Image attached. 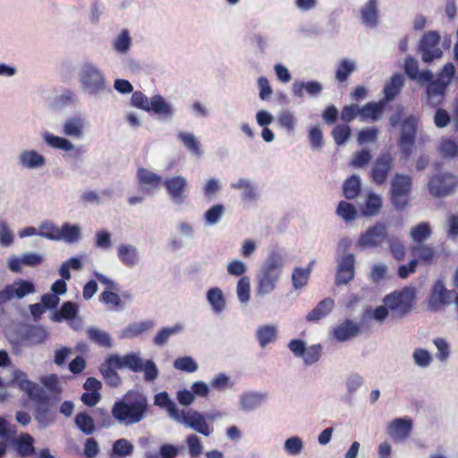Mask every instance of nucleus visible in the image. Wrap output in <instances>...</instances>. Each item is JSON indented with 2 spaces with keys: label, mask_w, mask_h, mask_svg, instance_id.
<instances>
[{
  "label": "nucleus",
  "mask_w": 458,
  "mask_h": 458,
  "mask_svg": "<svg viewBox=\"0 0 458 458\" xmlns=\"http://www.w3.org/2000/svg\"><path fill=\"white\" fill-rule=\"evenodd\" d=\"M113 418L120 424L131 426L142 421L149 413L148 396L140 391L129 390L111 408Z\"/></svg>",
  "instance_id": "nucleus-1"
},
{
  "label": "nucleus",
  "mask_w": 458,
  "mask_h": 458,
  "mask_svg": "<svg viewBox=\"0 0 458 458\" xmlns=\"http://www.w3.org/2000/svg\"><path fill=\"white\" fill-rule=\"evenodd\" d=\"M284 254L277 250H271L257 275V293L265 295L272 293L282 275Z\"/></svg>",
  "instance_id": "nucleus-2"
},
{
  "label": "nucleus",
  "mask_w": 458,
  "mask_h": 458,
  "mask_svg": "<svg viewBox=\"0 0 458 458\" xmlns=\"http://www.w3.org/2000/svg\"><path fill=\"white\" fill-rule=\"evenodd\" d=\"M389 310L392 318L401 319L411 313L416 304V290L411 286H405L386 294L383 299Z\"/></svg>",
  "instance_id": "nucleus-3"
},
{
  "label": "nucleus",
  "mask_w": 458,
  "mask_h": 458,
  "mask_svg": "<svg viewBox=\"0 0 458 458\" xmlns=\"http://www.w3.org/2000/svg\"><path fill=\"white\" fill-rule=\"evenodd\" d=\"M131 104L134 107L154 113L164 119H171L174 114L172 106L160 95H155L148 99L141 91H134L131 98Z\"/></svg>",
  "instance_id": "nucleus-4"
},
{
  "label": "nucleus",
  "mask_w": 458,
  "mask_h": 458,
  "mask_svg": "<svg viewBox=\"0 0 458 458\" xmlns=\"http://www.w3.org/2000/svg\"><path fill=\"white\" fill-rule=\"evenodd\" d=\"M411 190V178L396 174L391 182L390 199L395 208L403 210L408 204Z\"/></svg>",
  "instance_id": "nucleus-5"
},
{
  "label": "nucleus",
  "mask_w": 458,
  "mask_h": 458,
  "mask_svg": "<svg viewBox=\"0 0 458 458\" xmlns=\"http://www.w3.org/2000/svg\"><path fill=\"white\" fill-rule=\"evenodd\" d=\"M401 136L398 140V147L405 159L409 158L415 148L418 120L415 116H409L402 123Z\"/></svg>",
  "instance_id": "nucleus-6"
},
{
  "label": "nucleus",
  "mask_w": 458,
  "mask_h": 458,
  "mask_svg": "<svg viewBox=\"0 0 458 458\" xmlns=\"http://www.w3.org/2000/svg\"><path fill=\"white\" fill-rule=\"evenodd\" d=\"M35 285L30 281L23 279L13 281V284H7L0 291V310H3V306L6 302L13 299H22L25 296L35 293Z\"/></svg>",
  "instance_id": "nucleus-7"
},
{
  "label": "nucleus",
  "mask_w": 458,
  "mask_h": 458,
  "mask_svg": "<svg viewBox=\"0 0 458 458\" xmlns=\"http://www.w3.org/2000/svg\"><path fill=\"white\" fill-rule=\"evenodd\" d=\"M440 35L435 30L425 33L419 45V50L422 54V60L430 63L442 56L443 52L439 47Z\"/></svg>",
  "instance_id": "nucleus-8"
},
{
  "label": "nucleus",
  "mask_w": 458,
  "mask_h": 458,
  "mask_svg": "<svg viewBox=\"0 0 458 458\" xmlns=\"http://www.w3.org/2000/svg\"><path fill=\"white\" fill-rule=\"evenodd\" d=\"M81 81L84 89L90 93H98L106 88L105 78L102 72L91 64H85L82 67Z\"/></svg>",
  "instance_id": "nucleus-9"
},
{
  "label": "nucleus",
  "mask_w": 458,
  "mask_h": 458,
  "mask_svg": "<svg viewBox=\"0 0 458 458\" xmlns=\"http://www.w3.org/2000/svg\"><path fill=\"white\" fill-rule=\"evenodd\" d=\"M453 296L454 291L447 290L443 280H437L428 298V310L431 311L441 310L444 306L452 302Z\"/></svg>",
  "instance_id": "nucleus-10"
},
{
  "label": "nucleus",
  "mask_w": 458,
  "mask_h": 458,
  "mask_svg": "<svg viewBox=\"0 0 458 458\" xmlns=\"http://www.w3.org/2000/svg\"><path fill=\"white\" fill-rule=\"evenodd\" d=\"M457 185V179L451 174L434 175L428 183V191L435 197H444L452 193Z\"/></svg>",
  "instance_id": "nucleus-11"
},
{
  "label": "nucleus",
  "mask_w": 458,
  "mask_h": 458,
  "mask_svg": "<svg viewBox=\"0 0 458 458\" xmlns=\"http://www.w3.org/2000/svg\"><path fill=\"white\" fill-rule=\"evenodd\" d=\"M394 165V157L392 154L388 151L382 152L376 158L374 165L370 171V177L372 181L377 184L381 185L386 182L389 172L392 170Z\"/></svg>",
  "instance_id": "nucleus-12"
},
{
  "label": "nucleus",
  "mask_w": 458,
  "mask_h": 458,
  "mask_svg": "<svg viewBox=\"0 0 458 458\" xmlns=\"http://www.w3.org/2000/svg\"><path fill=\"white\" fill-rule=\"evenodd\" d=\"M387 229L383 223H377L373 226L361 233L358 239L357 244L360 247L374 248L381 245L386 239Z\"/></svg>",
  "instance_id": "nucleus-13"
},
{
  "label": "nucleus",
  "mask_w": 458,
  "mask_h": 458,
  "mask_svg": "<svg viewBox=\"0 0 458 458\" xmlns=\"http://www.w3.org/2000/svg\"><path fill=\"white\" fill-rule=\"evenodd\" d=\"M34 443V437L30 434L21 433L19 436L13 437L9 445L18 456L26 458L36 454Z\"/></svg>",
  "instance_id": "nucleus-14"
},
{
  "label": "nucleus",
  "mask_w": 458,
  "mask_h": 458,
  "mask_svg": "<svg viewBox=\"0 0 458 458\" xmlns=\"http://www.w3.org/2000/svg\"><path fill=\"white\" fill-rule=\"evenodd\" d=\"M355 258L352 253L344 255L339 262L335 284L336 285L346 284L354 277L355 273Z\"/></svg>",
  "instance_id": "nucleus-15"
},
{
  "label": "nucleus",
  "mask_w": 458,
  "mask_h": 458,
  "mask_svg": "<svg viewBox=\"0 0 458 458\" xmlns=\"http://www.w3.org/2000/svg\"><path fill=\"white\" fill-rule=\"evenodd\" d=\"M172 200L176 204H181L186 198L185 191L187 182L182 176H174L167 178L163 182Z\"/></svg>",
  "instance_id": "nucleus-16"
},
{
  "label": "nucleus",
  "mask_w": 458,
  "mask_h": 458,
  "mask_svg": "<svg viewBox=\"0 0 458 458\" xmlns=\"http://www.w3.org/2000/svg\"><path fill=\"white\" fill-rule=\"evenodd\" d=\"M181 414V420L198 433L206 437H208L212 433V427L207 423L205 418L199 412L194 411L192 412L185 413L182 411Z\"/></svg>",
  "instance_id": "nucleus-17"
},
{
  "label": "nucleus",
  "mask_w": 458,
  "mask_h": 458,
  "mask_svg": "<svg viewBox=\"0 0 458 458\" xmlns=\"http://www.w3.org/2000/svg\"><path fill=\"white\" fill-rule=\"evenodd\" d=\"M137 178L140 187L147 193H151L163 184L162 176L144 167L138 168Z\"/></svg>",
  "instance_id": "nucleus-18"
},
{
  "label": "nucleus",
  "mask_w": 458,
  "mask_h": 458,
  "mask_svg": "<svg viewBox=\"0 0 458 458\" xmlns=\"http://www.w3.org/2000/svg\"><path fill=\"white\" fill-rule=\"evenodd\" d=\"M412 428V421L407 418L394 419L387 428V433L395 441H403L411 434Z\"/></svg>",
  "instance_id": "nucleus-19"
},
{
  "label": "nucleus",
  "mask_w": 458,
  "mask_h": 458,
  "mask_svg": "<svg viewBox=\"0 0 458 458\" xmlns=\"http://www.w3.org/2000/svg\"><path fill=\"white\" fill-rule=\"evenodd\" d=\"M35 400L38 402L35 410V420L41 428H47L55 421V415L49 408L48 397L38 395Z\"/></svg>",
  "instance_id": "nucleus-20"
},
{
  "label": "nucleus",
  "mask_w": 458,
  "mask_h": 458,
  "mask_svg": "<svg viewBox=\"0 0 458 458\" xmlns=\"http://www.w3.org/2000/svg\"><path fill=\"white\" fill-rule=\"evenodd\" d=\"M110 361L117 369L128 368L133 372H140L143 369V361L135 353L125 354L123 357L110 355Z\"/></svg>",
  "instance_id": "nucleus-21"
},
{
  "label": "nucleus",
  "mask_w": 458,
  "mask_h": 458,
  "mask_svg": "<svg viewBox=\"0 0 458 458\" xmlns=\"http://www.w3.org/2000/svg\"><path fill=\"white\" fill-rule=\"evenodd\" d=\"M404 71L407 76L411 80H418L420 82H429L433 78L430 71H419V64L415 58L408 56L404 62Z\"/></svg>",
  "instance_id": "nucleus-22"
},
{
  "label": "nucleus",
  "mask_w": 458,
  "mask_h": 458,
  "mask_svg": "<svg viewBox=\"0 0 458 458\" xmlns=\"http://www.w3.org/2000/svg\"><path fill=\"white\" fill-rule=\"evenodd\" d=\"M362 23L369 28H375L378 24L379 11L377 0H369L360 9Z\"/></svg>",
  "instance_id": "nucleus-23"
},
{
  "label": "nucleus",
  "mask_w": 458,
  "mask_h": 458,
  "mask_svg": "<svg viewBox=\"0 0 458 458\" xmlns=\"http://www.w3.org/2000/svg\"><path fill=\"white\" fill-rule=\"evenodd\" d=\"M154 404L165 409L171 418L177 421H181L182 411L176 407V404L171 400L167 392L163 391L157 394L154 397Z\"/></svg>",
  "instance_id": "nucleus-24"
},
{
  "label": "nucleus",
  "mask_w": 458,
  "mask_h": 458,
  "mask_svg": "<svg viewBox=\"0 0 458 458\" xmlns=\"http://www.w3.org/2000/svg\"><path fill=\"white\" fill-rule=\"evenodd\" d=\"M360 331L358 324L346 319L334 329V337L339 342H344L358 335Z\"/></svg>",
  "instance_id": "nucleus-25"
},
{
  "label": "nucleus",
  "mask_w": 458,
  "mask_h": 458,
  "mask_svg": "<svg viewBox=\"0 0 458 458\" xmlns=\"http://www.w3.org/2000/svg\"><path fill=\"white\" fill-rule=\"evenodd\" d=\"M446 83L441 81H431L428 85L427 95L428 102L431 106H437L443 102L446 90Z\"/></svg>",
  "instance_id": "nucleus-26"
},
{
  "label": "nucleus",
  "mask_w": 458,
  "mask_h": 458,
  "mask_svg": "<svg viewBox=\"0 0 458 458\" xmlns=\"http://www.w3.org/2000/svg\"><path fill=\"white\" fill-rule=\"evenodd\" d=\"M117 368L110 361V356L101 364L99 370L106 382L111 387H117L121 384V377L115 371Z\"/></svg>",
  "instance_id": "nucleus-27"
},
{
  "label": "nucleus",
  "mask_w": 458,
  "mask_h": 458,
  "mask_svg": "<svg viewBox=\"0 0 458 458\" xmlns=\"http://www.w3.org/2000/svg\"><path fill=\"white\" fill-rule=\"evenodd\" d=\"M117 255L120 261L126 267H134L139 261L137 249L130 244H122L118 247Z\"/></svg>",
  "instance_id": "nucleus-28"
},
{
  "label": "nucleus",
  "mask_w": 458,
  "mask_h": 458,
  "mask_svg": "<svg viewBox=\"0 0 458 458\" xmlns=\"http://www.w3.org/2000/svg\"><path fill=\"white\" fill-rule=\"evenodd\" d=\"M334 301L331 298H326L319 301L318 305L307 314L306 319L309 322H316L326 317L333 309Z\"/></svg>",
  "instance_id": "nucleus-29"
},
{
  "label": "nucleus",
  "mask_w": 458,
  "mask_h": 458,
  "mask_svg": "<svg viewBox=\"0 0 458 458\" xmlns=\"http://www.w3.org/2000/svg\"><path fill=\"white\" fill-rule=\"evenodd\" d=\"M13 382L19 386L20 389L24 391L31 399H36L39 394L36 392H38V387L37 384L28 379L27 375L19 371L15 373L13 377Z\"/></svg>",
  "instance_id": "nucleus-30"
},
{
  "label": "nucleus",
  "mask_w": 458,
  "mask_h": 458,
  "mask_svg": "<svg viewBox=\"0 0 458 458\" xmlns=\"http://www.w3.org/2000/svg\"><path fill=\"white\" fill-rule=\"evenodd\" d=\"M411 251L418 261L426 265L430 264L436 257L435 248L424 243L411 246Z\"/></svg>",
  "instance_id": "nucleus-31"
},
{
  "label": "nucleus",
  "mask_w": 458,
  "mask_h": 458,
  "mask_svg": "<svg viewBox=\"0 0 458 458\" xmlns=\"http://www.w3.org/2000/svg\"><path fill=\"white\" fill-rule=\"evenodd\" d=\"M20 163L27 168H37L43 166L46 163L45 157L35 150H25L19 157Z\"/></svg>",
  "instance_id": "nucleus-32"
},
{
  "label": "nucleus",
  "mask_w": 458,
  "mask_h": 458,
  "mask_svg": "<svg viewBox=\"0 0 458 458\" xmlns=\"http://www.w3.org/2000/svg\"><path fill=\"white\" fill-rule=\"evenodd\" d=\"M403 83L404 79L402 74H394L389 82H387L384 87L385 98L387 101L393 100L400 93Z\"/></svg>",
  "instance_id": "nucleus-33"
},
{
  "label": "nucleus",
  "mask_w": 458,
  "mask_h": 458,
  "mask_svg": "<svg viewBox=\"0 0 458 458\" xmlns=\"http://www.w3.org/2000/svg\"><path fill=\"white\" fill-rule=\"evenodd\" d=\"M432 234V230L428 222H421L411 227L410 230V236L412 242L417 244H422Z\"/></svg>",
  "instance_id": "nucleus-34"
},
{
  "label": "nucleus",
  "mask_w": 458,
  "mask_h": 458,
  "mask_svg": "<svg viewBox=\"0 0 458 458\" xmlns=\"http://www.w3.org/2000/svg\"><path fill=\"white\" fill-rule=\"evenodd\" d=\"M360 179L356 174H352L347 178L343 184L344 196L347 199H355L360 194Z\"/></svg>",
  "instance_id": "nucleus-35"
},
{
  "label": "nucleus",
  "mask_w": 458,
  "mask_h": 458,
  "mask_svg": "<svg viewBox=\"0 0 458 458\" xmlns=\"http://www.w3.org/2000/svg\"><path fill=\"white\" fill-rule=\"evenodd\" d=\"M207 299L215 312L220 313L225 309V300L220 288H210L207 293Z\"/></svg>",
  "instance_id": "nucleus-36"
},
{
  "label": "nucleus",
  "mask_w": 458,
  "mask_h": 458,
  "mask_svg": "<svg viewBox=\"0 0 458 458\" xmlns=\"http://www.w3.org/2000/svg\"><path fill=\"white\" fill-rule=\"evenodd\" d=\"M303 90H306V92L310 96L318 95L322 90V85L316 81L293 83V91L294 96L299 98L302 97Z\"/></svg>",
  "instance_id": "nucleus-37"
},
{
  "label": "nucleus",
  "mask_w": 458,
  "mask_h": 458,
  "mask_svg": "<svg viewBox=\"0 0 458 458\" xmlns=\"http://www.w3.org/2000/svg\"><path fill=\"white\" fill-rule=\"evenodd\" d=\"M382 208V199L376 193H369L367 196L365 205L362 208V214L365 216H374L377 215Z\"/></svg>",
  "instance_id": "nucleus-38"
},
{
  "label": "nucleus",
  "mask_w": 458,
  "mask_h": 458,
  "mask_svg": "<svg viewBox=\"0 0 458 458\" xmlns=\"http://www.w3.org/2000/svg\"><path fill=\"white\" fill-rule=\"evenodd\" d=\"M83 121L79 117H72L64 124V133L66 136L81 138L83 136Z\"/></svg>",
  "instance_id": "nucleus-39"
},
{
  "label": "nucleus",
  "mask_w": 458,
  "mask_h": 458,
  "mask_svg": "<svg viewBox=\"0 0 458 458\" xmlns=\"http://www.w3.org/2000/svg\"><path fill=\"white\" fill-rule=\"evenodd\" d=\"M74 422L77 428L85 435H91L96 429L92 417L86 412L77 413Z\"/></svg>",
  "instance_id": "nucleus-40"
},
{
  "label": "nucleus",
  "mask_w": 458,
  "mask_h": 458,
  "mask_svg": "<svg viewBox=\"0 0 458 458\" xmlns=\"http://www.w3.org/2000/svg\"><path fill=\"white\" fill-rule=\"evenodd\" d=\"M256 336L262 348L276 338V328L272 325H264L257 329Z\"/></svg>",
  "instance_id": "nucleus-41"
},
{
  "label": "nucleus",
  "mask_w": 458,
  "mask_h": 458,
  "mask_svg": "<svg viewBox=\"0 0 458 458\" xmlns=\"http://www.w3.org/2000/svg\"><path fill=\"white\" fill-rule=\"evenodd\" d=\"M45 142L53 148L64 151H71L74 148L73 144L65 138L53 135L49 132L44 134Z\"/></svg>",
  "instance_id": "nucleus-42"
},
{
  "label": "nucleus",
  "mask_w": 458,
  "mask_h": 458,
  "mask_svg": "<svg viewBox=\"0 0 458 458\" xmlns=\"http://www.w3.org/2000/svg\"><path fill=\"white\" fill-rule=\"evenodd\" d=\"M356 66L352 61L343 59L337 65L335 71V80L339 83L345 82L349 76L355 71Z\"/></svg>",
  "instance_id": "nucleus-43"
},
{
  "label": "nucleus",
  "mask_w": 458,
  "mask_h": 458,
  "mask_svg": "<svg viewBox=\"0 0 458 458\" xmlns=\"http://www.w3.org/2000/svg\"><path fill=\"white\" fill-rule=\"evenodd\" d=\"M383 111V106L379 103L369 102L362 107H360V117L361 121L368 119L377 120Z\"/></svg>",
  "instance_id": "nucleus-44"
},
{
  "label": "nucleus",
  "mask_w": 458,
  "mask_h": 458,
  "mask_svg": "<svg viewBox=\"0 0 458 458\" xmlns=\"http://www.w3.org/2000/svg\"><path fill=\"white\" fill-rule=\"evenodd\" d=\"M87 335H88V338L91 342L97 344L99 346H102V347H111L112 346L111 338H110L109 335L104 331H101L95 327H89L87 329Z\"/></svg>",
  "instance_id": "nucleus-45"
},
{
  "label": "nucleus",
  "mask_w": 458,
  "mask_h": 458,
  "mask_svg": "<svg viewBox=\"0 0 458 458\" xmlns=\"http://www.w3.org/2000/svg\"><path fill=\"white\" fill-rule=\"evenodd\" d=\"M154 326L153 321H141L130 324L123 331V336L128 338L136 337L144 332H147Z\"/></svg>",
  "instance_id": "nucleus-46"
},
{
  "label": "nucleus",
  "mask_w": 458,
  "mask_h": 458,
  "mask_svg": "<svg viewBox=\"0 0 458 458\" xmlns=\"http://www.w3.org/2000/svg\"><path fill=\"white\" fill-rule=\"evenodd\" d=\"M61 240L72 243L77 242L81 237V229L76 225L64 223L60 228Z\"/></svg>",
  "instance_id": "nucleus-47"
},
{
  "label": "nucleus",
  "mask_w": 458,
  "mask_h": 458,
  "mask_svg": "<svg viewBox=\"0 0 458 458\" xmlns=\"http://www.w3.org/2000/svg\"><path fill=\"white\" fill-rule=\"evenodd\" d=\"M60 228L50 221L43 222L38 227V235L54 241L61 240Z\"/></svg>",
  "instance_id": "nucleus-48"
},
{
  "label": "nucleus",
  "mask_w": 458,
  "mask_h": 458,
  "mask_svg": "<svg viewBox=\"0 0 458 458\" xmlns=\"http://www.w3.org/2000/svg\"><path fill=\"white\" fill-rule=\"evenodd\" d=\"M182 327L180 324H175L171 327H164L155 335L153 343L155 345L162 346L167 343L169 338L181 332Z\"/></svg>",
  "instance_id": "nucleus-49"
},
{
  "label": "nucleus",
  "mask_w": 458,
  "mask_h": 458,
  "mask_svg": "<svg viewBox=\"0 0 458 458\" xmlns=\"http://www.w3.org/2000/svg\"><path fill=\"white\" fill-rule=\"evenodd\" d=\"M336 214L344 221L351 222L357 217V209L352 203L341 200L336 208Z\"/></svg>",
  "instance_id": "nucleus-50"
},
{
  "label": "nucleus",
  "mask_w": 458,
  "mask_h": 458,
  "mask_svg": "<svg viewBox=\"0 0 458 458\" xmlns=\"http://www.w3.org/2000/svg\"><path fill=\"white\" fill-rule=\"evenodd\" d=\"M314 261H311L309 264V267L306 269L296 267L292 275V281L294 288H301L304 285L307 284L309 276L310 273L311 266L313 265Z\"/></svg>",
  "instance_id": "nucleus-51"
},
{
  "label": "nucleus",
  "mask_w": 458,
  "mask_h": 458,
  "mask_svg": "<svg viewBox=\"0 0 458 458\" xmlns=\"http://www.w3.org/2000/svg\"><path fill=\"white\" fill-rule=\"evenodd\" d=\"M178 138L191 152L198 156L201 154L200 143L193 134L182 131Z\"/></svg>",
  "instance_id": "nucleus-52"
},
{
  "label": "nucleus",
  "mask_w": 458,
  "mask_h": 458,
  "mask_svg": "<svg viewBox=\"0 0 458 458\" xmlns=\"http://www.w3.org/2000/svg\"><path fill=\"white\" fill-rule=\"evenodd\" d=\"M331 135L336 145H344L351 136V128L348 124H337L333 128Z\"/></svg>",
  "instance_id": "nucleus-53"
},
{
  "label": "nucleus",
  "mask_w": 458,
  "mask_h": 458,
  "mask_svg": "<svg viewBox=\"0 0 458 458\" xmlns=\"http://www.w3.org/2000/svg\"><path fill=\"white\" fill-rule=\"evenodd\" d=\"M134 446L125 438H120L113 444L112 456H127L131 455L133 452Z\"/></svg>",
  "instance_id": "nucleus-54"
},
{
  "label": "nucleus",
  "mask_w": 458,
  "mask_h": 458,
  "mask_svg": "<svg viewBox=\"0 0 458 458\" xmlns=\"http://www.w3.org/2000/svg\"><path fill=\"white\" fill-rule=\"evenodd\" d=\"M322 346L319 344H313L305 348L304 354L301 358L306 365L316 363L321 357Z\"/></svg>",
  "instance_id": "nucleus-55"
},
{
  "label": "nucleus",
  "mask_w": 458,
  "mask_h": 458,
  "mask_svg": "<svg viewBox=\"0 0 458 458\" xmlns=\"http://www.w3.org/2000/svg\"><path fill=\"white\" fill-rule=\"evenodd\" d=\"M174 369L188 373L195 372L198 369L197 362L190 356L177 358L174 361Z\"/></svg>",
  "instance_id": "nucleus-56"
},
{
  "label": "nucleus",
  "mask_w": 458,
  "mask_h": 458,
  "mask_svg": "<svg viewBox=\"0 0 458 458\" xmlns=\"http://www.w3.org/2000/svg\"><path fill=\"white\" fill-rule=\"evenodd\" d=\"M225 213V207L222 204H216L209 208L204 214L208 225H215L222 218Z\"/></svg>",
  "instance_id": "nucleus-57"
},
{
  "label": "nucleus",
  "mask_w": 458,
  "mask_h": 458,
  "mask_svg": "<svg viewBox=\"0 0 458 458\" xmlns=\"http://www.w3.org/2000/svg\"><path fill=\"white\" fill-rule=\"evenodd\" d=\"M378 132V129L376 127L362 129L357 136L358 143L363 145L375 142L377 140Z\"/></svg>",
  "instance_id": "nucleus-58"
},
{
  "label": "nucleus",
  "mask_w": 458,
  "mask_h": 458,
  "mask_svg": "<svg viewBox=\"0 0 458 458\" xmlns=\"http://www.w3.org/2000/svg\"><path fill=\"white\" fill-rule=\"evenodd\" d=\"M186 444L189 448L190 455L197 458L202 453V444L199 437L195 434H191L186 438Z\"/></svg>",
  "instance_id": "nucleus-59"
},
{
  "label": "nucleus",
  "mask_w": 458,
  "mask_h": 458,
  "mask_svg": "<svg viewBox=\"0 0 458 458\" xmlns=\"http://www.w3.org/2000/svg\"><path fill=\"white\" fill-rule=\"evenodd\" d=\"M250 278L242 276L237 283V295L242 302H247L250 300Z\"/></svg>",
  "instance_id": "nucleus-60"
},
{
  "label": "nucleus",
  "mask_w": 458,
  "mask_h": 458,
  "mask_svg": "<svg viewBox=\"0 0 458 458\" xmlns=\"http://www.w3.org/2000/svg\"><path fill=\"white\" fill-rule=\"evenodd\" d=\"M440 153L445 157H454L458 155L457 143L450 139H445L441 141Z\"/></svg>",
  "instance_id": "nucleus-61"
},
{
  "label": "nucleus",
  "mask_w": 458,
  "mask_h": 458,
  "mask_svg": "<svg viewBox=\"0 0 458 458\" xmlns=\"http://www.w3.org/2000/svg\"><path fill=\"white\" fill-rule=\"evenodd\" d=\"M371 160V154L368 149H361L353 154L351 165L354 167H363Z\"/></svg>",
  "instance_id": "nucleus-62"
},
{
  "label": "nucleus",
  "mask_w": 458,
  "mask_h": 458,
  "mask_svg": "<svg viewBox=\"0 0 458 458\" xmlns=\"http://www.w3.org/2000/svg\"><path fill=\"white\" fill-rule=\"evenodd\" d=\"M99 301L106 305H112L114 308H118L122 304L120 296L112 290H105L102 292L99 295Z\"/></svg>",
  "instance_id": "nucleus-63"
},
{
  "label": "nucleus",
  "mask_w": 458,
  "mask_h": 458,
  "mask_svg": "<svg viewBox=\"0 0 458 458\" xmlns=\"http://www.w3.org/2000/svg\"><path fill=\"white\" fill-rule=\"evenodd\" d=\"M278 123L280 126L290 132L293 131L295 128L296 118L290 111L286 110L279 114Z\"/></svg>",
  "instance_id": "nucleus-64"
}]
</instances>
